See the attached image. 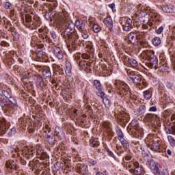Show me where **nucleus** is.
Listing matches in <instances>:
<instances>
[{"mask_svg": "<svg viewBox=\"0 0 175 175\" xmlns=\"http://www.w3.org/2000/svg\"><path fill=\"white\" fill-rule=\"evenodd\" d=\"M128 40L131 44H138L139 40L137 39V34L135 32H131L128 35Z\"/></svg>", "mask_w": 175, "mask_h": 175, "instance_id": "obj_12", "label": "nucleus"}, {"mask_svg": "<svg viewBox=\"0 0 175 175\" xmlns=\"http://www.w3.org/2000/svg\"><path fill=\"white\" fill-rule=\"evenodd\" d=\"M109 8H110L111 10H114V9H116V4L114 3L109 4Z\"/></svg>", "mask_w": 175, "mask_h": 175, "instance_id": "obj_51", "label": "nucleus"}, {"mask_svg": "<svg viewBox=\"0 0 175 175\" xmlns=\"http://www.w3.org/2000/svg\"><path fill=\"white\" fill-rule=\"evenodd\" d=\"M108 152H109V155H110L111 157H114V154H113V152H111V151H108Z\"/></svg>", "mask_w": 175, "mask_h": 175, "instance_id": "obj_61", "label": "nucleus"}, {"mask_svg": "<svg viewBox=\"0 0 175 175\" xmlns=\"http://www.w3.org/2000/svg\"><path fill=\"white\" fill-rule=\"evenodd\" d=\"M116 135H118V140H121L122 138H124V133L120 129H116Z\"/></svg>", "mask_w": 175, "mask_h": 175, "instance_id": "obj_36", "label": "nucleus"}, {"mask_svg": "<svg viewBox=\"0 0 175 175\" xmlns=\"http://www.w3.org/2000/svg\"><path fill=\"white\" fill-rule=\"evenodd\" d=\"M167 140H168L171 147H175V139H174V137H173V136L168 135Z\"/></svg>", "mask_w": 175, "mask_h": 175, "instance_id": "obj_33", "label": "nucleus"}, {"mask_svg": "<svg viewBox=\"0 0 175 175\" xmlns=\"http://www.w3.org/2000/svg\"><path fill=\"white\" fill-rule=\"evenodd\" d=\"M149 111H157V107H151L149 109Z\"/></svg>", "mask_w": 175, "mask_h": 175, "instance_id": "obj_54", "label": "nucleus"}, {"mask_svg": "<svg viewBox=\"0 0 175 175\" xmlns=\"http://www.w3.org/2000/svg\"><path fill=\"white\" fill-rule=\"evenodd\" d=\"M103 23L109 29V31H113V19L111 17H107L104 18Z\"/></svg>", "mask_w": 175, "mask_h": 175, "instance_id": "obj_17", "label": "nucleus"}, {"mask_svg": "<svg viewBox=\"0 0 175 175\" xmlns=\"http://www.w3.org/2000/svg\"><path fill=\"white\" fill-rule=\"evenodd\" d=\"M90 165H92V166H95V165H96L97 162L96 161H92L90 162Z\"/></svg>", "mask_w": 175, "mask_h": 175, "instance_id": "obj_58", "label": "nucleus"}, {"mask_svg": "<svg viewBox=\"0 0 175 175\" xmlns=\"http://www.w3.org/2000/svg\"><path fill=\"white\" fill-rule=\"evenodd\" d=\"M92 29L94 32L98 33V32H100L102 31V27L99 26L98 24H94L92 25Z\"/></svg>", "mask_w": 175, "mask_h": 175, "instance_id": "obj_34", "label": "nucleus"}, {"mask_svg": "<svg viewBox=\"0 0 175 175\" xmlns=\"http://www.w3.org/2000/svg\"><path fill=\"white\" fill-rule=\"evenodd\" d=\"M36 84L39 88H43L44 81H43V78L42 77H37Z\"/></svg>", "mask_w": 175, "mask_h": 175, "instance_id": "obj_24", "label": "nucleus"}, {"mask_svg": "<svg viewBox=\"0 0 175 175\" xmlns=\"http://www.w3.org/2000/svg\"><path fill=\"white\" fill-rule=\"evenodd\" d=\"M0 106L1 107H8V109H10L9 107V100H8V98H0Z\"/></svg>", "mask_w": 175, "mask_h": 175, "instance_id": "obj_19", "label": "nucleus"}, {"mask_svg": "<svg viewBox=\"0 0 175 175\" xmlns=\"http://www.w3.org/2000/svg\"><path fill=\"white\" fill-rule=\"evenodd\" d=\"M55 133L60 139V140H64L65 139V133L64 130L59 126H56L55 129Z\"/></svg>", "mask_w": 175, "mask_h": 175, "instance_id": "obj_16", "label": "nucleus"}, {"mask_svg": "<svg viewBox=\"0 0 175 175\" xmlns=\"http://www.w3.org/2000/svg\"><path fill=\"white\" fill-rule=\"evenodd\" d=\"M0 44H1V46H2L3 47H6V46H8V42L3 41V42H1Z\"/></svg>", "mask_w": 175, "mask_h": 175, "instance_id": "obj_53", "label": "nucleus"}, {"mask_svg": "<svg viewBox=\"0 0 175 175\" xmlns=\"http://www.w3.org/2000/svg\"><path fill=\"white\" fill-rule=\"evenodd\" d=\"M91 64L88 62L85 61H79V66L83 69H87V68L90 67Z\"/></svg>", "mask_w": 175, "mask_h": 175, "instance_id": "obj_26", "label": "nucleus"}, {"mask_svg": "<svg viewBox=\"0 0 175 175\" xmlns=\"http://www.w3.org/2000/svg\"><path fill=\"white\" fill-rule=\"evenodd\" d=\"M142 29H148V26H147L146 25H143Z\"/></svg>", "mask_w": 175, "mask_h": 175, "instance_id": "obj_59", "label": "nucleus"}, {"mask_svg": "<svg viewBox=\"0 0 175 175\" xmlns=\"http://www.w3.org/2000/svg\"><path fill=\"white\" fill-rule=\"evenodd\" d=\"M90 146L91 147H98L99 142L97 139H92L90 140Z\"/></svg>", "mask_w": 175, "mask_h": 175, "instance_id": "obj_31", "label": "nucleus"}, {"mask_svg": "<svg viewBox=\"0 0 175 175\" xmlns=\"http://www.w3.org/2000/svg\"><path fill=\"white\" fill-rule=\"evenodd\" d=\"M66 68L64 69L66 73L70 74L72 73V64L70 62L66 60L65 62Z\"/></svg>", "mask_w": 175, "mask_h": 175, "instance_id": "obj_21", "label": "nucleus"}, {"mask_svg": "<svg viewBox=\"0 0 175 175\" xmlns=\"http://www.w3.org/2000/svg\"><path fill=\"white\" fill-rule=\"evenodd\" d=\"M124 159H125V161H131L132 159V156L131 154H127Z\"/></svg>", "mask_w": 175, "mask_h": 175, "instance_id": "obj_49", "label": "nucleus"}, {"mask_svg": "<svg viewBox=\"0 0 175 175\" xmlns=\"http://www.w3.org/2000/svg\"><path fill=\"white\" fill-rule=\"evenodd\" d=\"M123 31H125L126 32H129L133 28L132 25H123Z\"/></svg>", "mask_w": 175, "mask_h": 175, "instance_id": "obj_41", "label": "nucleus"}, {"mask_svg": "<svg viewBox=\"0 0 175 175\" xmlns=\"http://www.w3.org/2000/svg\"><path fill=\"white\" fill-rule=\"evenodd\" d=\"M127 167H135V166H139V161L135 159H133L132 161L126 163Z\"/></svg>", "mask_w": 175, "mask_h": 175, "instance_id": "obj_23", "label": "nucleus"}, {"mask_svg": "<svg viewBox=\"0 0 175 175\" xmlns=\"http://www.w3.org/2000/svg\"><path fill=\"white\" fill-rule=\"evenodd\" d=\"M31 24L33 25V27H40V18L39 16L35 15L31 21Z\"/></svg>", "mask_w": 175, "mask_h": 175, "instance_id": "obj_18", "label": "nucleus"}, {"mask_svg": "<svg viewBox=\"0 0 175 175\" xmlns=\"http://www.w3.org/2000/svg\"><path fill=\"white\" fill-rule=\"evenodd\" d=\"M125 23L127 25H132V19L128 18L126 19Z\"/></svg>", "mask_w": 175, "mask_h": 175, "instance_id": "obj_48", "label": "nucleus"}, {"mask_svg": "<svg viewBox=\"0 0 175 175\" xmlns=\"http://www.w3.org/2000/svg\"><path fill=\"white\" fill-rule=\"evenodd\" d=\"M151 96H152V92L150 90H146L144 92V97L145 99H151Z\"/></svg>", "mask_w": 175, "mask_h": 175, "instance_id": "obj_30", "label": "nucleus"}, {"mask_svg": "<svg viewBox=\"0 0 175 175\" xmlns=\"http://www.w3.org/2000/svg\"><path fill=\"white\" fill-rule=\"evenodd\" d=\"M5 27L6 29H10L12 28V24H10V22H8Z\"/></svg>", "mask_w": 175, "mask_h": 175, "instance_id": "obj_50", "label": "nucleus"}, {"mask_svg": "<svg viewBox=\"0 0 175 175\" xmlns=\"http://www.w3.org/2000/svg\"><path fill=\"white\" fill-rule=\"evenodd\" d=\"M37 155H43V150L41 149L37 150Z\"/></svg>", "mask_w": 175, "mask_h": 175, "instance_id": "obj_52", "label": "nucleus"}, {"mask_svg": "<svg viewBox=\"0 0 175 175\" xmlns=\"http://www.w3.org/2000/svg\"><path fill=\"white\" fill-rule=\"evenodd\" d=\"M130 172L133 173V175H142L144 173V168L138 163V165L134 167V169H131Z\"/></svg>", "mask_w": 175, "mask_h": 175, "instance_id": "obj_10", "label": "nucleus"}, {"mask_svg": "<svg viewBox=\"0 0 175 175\" xmlns=\"http://www.w3.org/2000/svg\"><path fill=\"white\" fill-rule=\"evenodd\" d=\"M42 73L45 79H50L51 77V71L49 69L42 70Z\"/></svg>", "mask_w": 175, "mask_h": 175, "instance_id": "obj_25", "label": "nucleus"}, {"mask_svg": "<svg viewBox=\"0 0 175 175\" xmlns=\"http://www.w3.org/2000/svg\"><path fill=\"white\" fill-rule=\"evenodd\" d=\"M76 171L81 175H88V165L83 163H78L77 165Z\"/></svg>", "mask_w": 175, "mask_h": 175, "instance_id": "obj_7", "label": "nucleus"}, {"mask_svg": "<svg viewBox=\"0 0 175 175\" xmlns=\"http://www.w3.org/2000/svg\"><path fill=\"white\" fill-rule=\"evenodd\" d=\"M127 62L132 68H137V61L136 59L129 58Z\"/></svg>", "mask_w": 175, "mask_h": 175, "instance_id": "obj_27", "label": "nucleus"}, {"mask_svg": "<svg viewBox=\"0 0 175 175\" xmlns=\"http://www.w3.org/2000/svg\"><path fill=\"white\" fill-rule=\"evenodd\" d=\"M171 122H172L174 126H172V124L170 122H164L165 132L169 135H175V113L172 115Z\"/></svg>", "mask_w": 175, "mask_h": 175, "instance_id": "obj_5", "label": "nucleus"}, {"mask_svg": "<svg viewBox=\"0 0 175 175\" xmlns=\"http://www.w3.org/2000/svg\"><path fill=\"white\" fill-rule=\"evenodd\" d=\"M5 167L10 169L11 170H17L18 166L17 165V161L14 160H10L5 163Z\"/></svg>", "mask_w": 175, "mask_h": 175, "instance_id": "obj_13", "label": "nucleus"}, {"mask_svg": "<svg viewBox=\"0 0 175 175\" xmlns=\"http://www.w3.org/2000/svg\"><path fill=\"white\" fill-rule=\"evenodd\" d=\"M103 103H104L107 109H110L111 104L109 98H107V97L104 98L103 100Z\"/></svg>", "mask_w": 175, "mask_h": 175, "instance_id": "obj_35", "label": "nucleus"}, {"mask_svg": "<svg viewBox=\"0 0 175 175\" xmlns=\"http://www.w3.org/2000/svg\"><path fill=\"white\" fill-rule=\"evenodd\" d=\"M55 83H57V81H55V79H52L51 83H52V84H55Z\"/></svg>", "mask_w": 175, "mask_h": 175, "instance_id": "obj_63", "label": "nucleus"}, {"mask_svg": "<svg viewBox=\"0 0 175 175\" xmlns=\"http://www.w3.org/2000/svg\"><path fill=\"white\" fill-rule=\"evenodd\" d=\"M145 120L148 122H151V121H152L154 120V115H152L151 113H148L145 116Z\"/></svg>", "mask_w": 175, "mask_h": 175, "instance_id": "obj_38", "label": "nucleus"}, {"mask_svg": "<svg viewBox=\"0 0 175 175\" xmlns=\"http://www.w3.org/2000/svg\"><path fill=\"white\" fill-rule=\"evenodd\" d=\"M103 126L107 131V132H111V124L109 122H103Z\"/></svg>", "mask_w": 175, "mask_h": 175, "instance_id": "obj_28", "label": "nucleus"}, {"mask_svg": "<svg viewBox=\"0 0 175 175\" xmlns=\"http://www.w3.org/2000/svg\"><path fill=\"white\" fill-rule=\"evenodd\" d=\"M152 43L154 46H159V44H161V38L159 37H154L152 40Z\"/></svg>", "mask_w": 175, "mask_h": 175, "instance_id": "obj_29", "label": "nucleus"}, {"mask_svg": "<svg viewBox=\"0 0 175 175\" xmlns=\"http://www.w3.org/2000/svg\"><path fill=\"white\" fill-rule=\"evenodd\" d=\"M162 10L165 12V13H170V8H169V6L167 5H164L162 8Z\"/></svg>", "mask_w": 175, "mask_h": 175, "instance_id": "obj_44", "label": "nucleus"}, {"mask_svg": "<svg viewBox=\"0 0 175 175\" xmlns=\"http://www.w3.org/2000/svg\"><path fill=\"white\" fill-rule=\"evenodd\" d=\"M94 86L98 92H102L103 88L102 87V83H100V81L99 80H94Z\"/></svg>", "mask_w": 175, "mask_h": 175, "instance_id": "obj_20", "label": "nucleus"}, {"mask_svg": "<svg viewBox=\"0 0 175 175\" xmlns=\"http://www.w3.org/2000/svg\"><path fill=\"white\" fill-rule=\"evenodd\" d=\"M96 175H105L102 172H97Z\"/></svg>", "mask_w": 175, "mask_h": 175, "instance_id": "obj_64", "label": "nucleus"}, {"mask_svg": "<svg viewBox=\"0 0 175 175\" xmlns=\"http://www.w3.org/2000/svg\"><path fill=\"white\" fill-rule=\"evenodd\" d=\"M8 105L10 109H12V110L16 111L18 109V105H17V100L14 97L10 96V97L8 98Z\"/></svg>", "mask_w": 175, "mask_h": 175, "instance_id": "obj_9", "label": "nucleus"}, {"mask_svg": "<svg viewBox=\"0 0 175 175\" xmlns=\"http://www.w3.org/2000/svg\"><path fill=\"white\" fill-rule=\"evenodd\" d=\"M21 165H26L27 164V161H25V160H24L23 159H21Z\"/></svg>", "mask_w": 175, "mask_h": 175, "instance_id": "obj_57", "label": "nucleus"}, {"mask_svg": "<svg viewBox=\"0 0 175 175\" xmlns=\"http://www.w3.org/2000/svg\"><path fill=\"white\" fill-rule=\"evenodd\" d=\"M86 109H88V110L92 109V108L90 105H86Z\"/></svg>", "mask_w": 175, "mask_h": 175, "instance_id": "obj_62", "label": "nucleus"}, {"mask_svg": "<svg viewBox=\"0 0 175 175\" xmlns=\"http://www.w3.org/2000/svg\"><path fill=\"white\" fill-rule=\"evenodd\" d=\"M60 21L62 24H66L65 27H66V28L64 31L66 38L69 41L70 44L75 46L79 41V35H77V32L75 31L76 25L70 21V16H69V14L66 12H62Z\"/></svg>", "mask_w": 175, "mask_h": 175, "instance_id": "obj_1", "label": "nucleus"}, {"mask_svg": "<svg viewBox=\"0 0 175 175\" xmlns=\"http://www.w3.org/2000/svg\"><path fill=\"white\" fill-rule=\"evenodd\" d=\"M46 141L49 144H54V142H55V137L53 136L46 135Z\"/></svg>", "mask_w": 175, "mask_h": 175, "instance_id": "obj_37", "label": "nucleus"}, {"mask_svg": "<svg viewBox=\"0 0 175 175\" xmlns=\"http://www.w3.org/2000/svg\"><path fill=\"white\" fill-rule=\"evenodd\" d=\"M51 35L53 39H57V34H55V33L51 32Z\"/></svg>", "mask_w": 175, "mask_h": 175, "instance_id": "obj_56", "label": "nucleus"}, {"mask_svg": "<svg viewBox=\"0 0 175 175\" xmlns=\"http://www.w3.org/2000/svg\"><path fill=\"white\" fill-rule=\"evenodd\" d=\"M148 163L149 165V167L154 172L156 175H161V174H165V173L160 172L159 170V164L158 163L154 162L152 159H149L148 161Z\"/></svg>", "mask_w": 175, "mask_h": 175, "instance_id": "obj_6", "label": "nucleus"}, {"mask_svg": "<svg viewBox=\"0 0 175 175\" xmlns=\"http://www.w3.org/2000/svg\"><path fill=\"white\" fill-rule=\"evenodd\" d=\"M82 38H83V39H88V34H87L85 33H83Z\"/></svg>", "mask_w": 175, "mask_h": 175, "instance_id": "obj_55", "label": "nucleus"}, {"mask_svg": "<svg viewBox=\"0 0 175 175\" xmlns=\"http://www.w3.org/2000/svg\"><path fill=\"white\" fill-rule=\"evenodd\" d=\"M119 141L124 148H129V144L128 141H126L124 137L121 139H119Z\"/></svg>", "mask_w": 175, "mask_h": 175, "instance_id": "obj_32", "label": "nucleus"}, {"mask_svg": "<svg viewBox=\"0 0 175 175\" xmlns=\"http://www.w3.org/2000/svg\"><path fill=\"white\" fill-rule=\"evenodd\" d=\"M96 94V95H98V96H100L103 99V98H106L105 97L106 94L102 90L101 92H98Z\"/></svg>", "mask_w": 175, "mask_h": 175, "instance_id": "obj_43", "label": "nucleus"}, {"mask_svg": "<svg viewBox=\"0 0 175 175\" xmlns=\"http://www.w3.org/2000/svg\"><path fill=\"white\" fill-rule=\"evenodd\" d=\"M25 23L29 25H31L32 23V16H31L29 14H27L25 15Z\"/></svg>", "mask_w": 175, "mask_h": 175, "instance_id": "obj_39", "label": "nucleus"}, {"mask_svg": "<svg viewBox=\"0 0 175 175\" xmlns=\"http://www.w3.org/2000/svg\"><path fill=\"white\" fill-rule=\"evenodd\" d=\"M5 9H11L12 8V3L10 2H5Z\"/></svg>", "mask_w": 175, "mask_h": 175, "instance_id": "obj_46", "label": "nucleus"}, {"mask_svg": "<svg viewBox=\"0 0 175 175\" xmlns=\"http://www.w3.org/2000/svg\"><path fill=\"white\" fill-rule=\"evenodd\" d=\"M159 70H161V72H167V70H169V66H167V64H162L161 66H159Z\"/></svg>", "mask_w": 175, "mask_h": 175, "instance_id": "obj_40", "label": "nucleus"}, {"mask_svg": "<svg viewBox=\"0 0 175 175\" xmlns=\"http://www.w3.org/2000/svg\"><path fill=\"white\" fill-rule=\"evenodd\" d=\"M142 54L149 61L148 66L150 69H158L159 68L158 66V57L155 56L154 51L146 50Z\"/></svg>", "mask_w": 175, "mask_h": 175, "instance_id": "obj_2", "label": "nucleus"}, {"mask_svg": "<svg viewBox=\"0 0 175 175\" xmlns=\"http://www.w3.org/2000/svg\"><path fill=\"white\" fill-rule=\"evenodd\" d=\"M167 154L168 155H172V150H170V149H168V150H167Z\"/></svg>", "mask_w": 175, "mask_h": 175, "instance_id": "obj_60", "label": "nucleus"}, {"mask_svg": "<svg viewBox=\"0 0 175 175\" xmlns=\"http://www.w3.org/2000/svg\"><path fill=\"white\" fill-rule=\"evenodd\" d=\"M135 112L136 114L142 116V114H144V113H146V107L144 105H141L139 108L135 110Z\"/></svg>", "mask_w": 175, "mask_h": 175, "instance_id": "obj_22", "label": "nucleus"}, {"mask_svg": "<svg viewBox=\"0 0 175 175\" xmlns=\"http://www.w3.org/2000/svg\"><path fill=\"white\" fill-rule=\"evenodd\" d=\"M2 94L7 98L8 99V98H10V96H12L10 94V93H9V92H8L7 90H3L2 91Z\"/></svg>", "mask_w": 175, "mask_h": 175, "instance_id": "obj_42", "label": "nucleus"}, {"mask_svg": "<svg viewBox=\"0 0 175 175\" xmlns=\"http://www.w3.org/2000/svg\"><path fill=\"white\" fill-rule=\"evenodd\" d=\"M129 80L135 83V84H143L144 87H146V81L143 79V77L141 75L137 74L135 71H129Z\"/></svg>", "mask_w": 175, "mask_h": 175, "instance_id": "obj_4", "label": "nucleus"}, {"mask_svg": "<svg viewBox=\"0 0 175 175\" xmlns=\"http://www.w3.org/2000/svg\"><path fill=\"white\" fill-rule=\"evenodd\" d=\"M51 50L54 55H55V57L59 59H62V58H64V51H62L61 48L54 46L51 48Z\"/></svg>", "mask_w": 175, "mask_h": 175, "instance_id": "obj_8", "label": "nucleus"}, {"mask_svg": "<svg viewBox=\"0 0 175 175\" xmlns=\"http://www.w3.org/2000/svg\"><path fill=\"white\" fill-rule=\"evenodd\" d=\"M33 154H35V150L33 149H29L28 148H26L25 150H23L22 154L23 157H25V158H32L33 157Z\"/></svg>", "mask_w": 175, "mask_h": 175, "instance_id": "obj_15", "label": "nucleus"}, {"mask_svg": "<svg viewBox=\"0 0 175 175\" xmlns=\"http://www.w3.org/2000/svg\"><path fill=\"white\" fill-rule=\"evenodd\" d=\"M157 33L158 34V35H161V32H163V26H161V27H160L157 30Z\"/></svg>", "mask_w": 175, "mask_h": 175, "instance_id": "obj_47", "label": "nucleus"}, {"mask_svg": "<svg viewBox=\"0 0 175 175\" xmlns=\"http://www.w3.org/2000/svg\"><path fill=\"white\" fill-rule=\"evenodd\" d=\"M150 150L154 151V152H161L162 151L161 149V142L159 140H153L150 146Z\"/></svg>", "mask_w": 175, "mask_h": 175, "instance_id": "obj_11", "label": "nucleus"}, {"mask_svg": "<svg viewBox=\"0 0 175 175\" xmlns=\"http://www.w3.org/2000/svg\"><path fill=\"white\" fill-rule=\"evenodd\" d=\"M81 57H82V58H83V59H90V55H88V54H87V53H83V54H82Z\"/></svg>", "mask_w": 175, "mask_h": 175, "instance_id": "obj_45", "label": "nucleus"}, {"mask_svg": "<svg viewBox=\"0 0 175 175\" xmlns=\"http://www.w3.org/2000/svg\"><path fill=\"white\" fill-rule=\"evenodd\" d=\"M75 27L81 32H84V31H85V22L83 20L78 19L75 22Z\"/></svg>", "mask_w": 175, "mask_h": 175, "instance_id": "obj_14", "label": "nucleus"}, {"mask_svg": "<svg viewBox=\"0 0 175 175\" xmlns=\"http://www.w3.org/2000/svg\"><path fill=\"white\" fill-rule=\"evenodd\" d=\"M115 87L117 88L116 92L120 96H129V86L124 82H121L120 81H116L114 83Z\"/></svg>", "mask_w": 175, "mask_h": 175, "instance_id": "obj_3", "label": "nucleus"}]
</instances>
